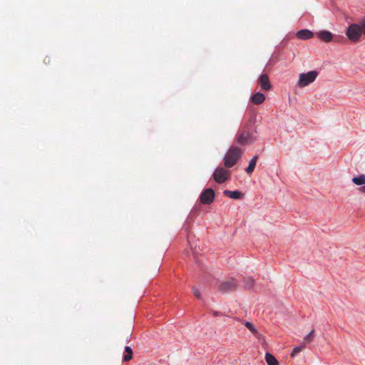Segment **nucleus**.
Here are the masks:
<instances>
[{"label": "nucleus", "instance_id": "nucleus-1", "mask_svg": "<svg viewBox=\"0 0 365 365\" xmlns=\"http://www.w3.org/2000/svg\"><path fill=\"white\" fill-rule=\"evenodd\" d=\"M242 151L240 148L236 146H231L224 156L223 162L224 165L227 168L233 167L241 158Z\"/></svg>", "mask_w": 365, "mask_h": 365}, {"label": "nucleus", "instance_id": "nucleus-2", "mask_svg": "<svg viewBox=\"0 0 365 365\" xmlns=\"http://www.w3.org/2000/svg\"><path fill=\"white\" fill-rule=\"evenodd\" d=\"M255 140L253 133L245 128L239 130L235 136V141L240 145H247Z\"/></svg>", "mask_w": 365, "mask_h": 365}, {"label": "nucleus", "instance_id": "nucleus-3", "mask_svg": "<svg viewBox=\"0 0 365 365\" xmlns=\"http://www.w3.org/2000/svg\"><path fill=\"white\" fill-rule=\"evenodd\" d=\"M319 75L317 71H311L299 74L297 85L299 87H305L313 83Z\"/></svg>", "mask_w": 365, "mask_h": 365}, {"label": "nucleus", "instance_id": "nucleus-4", "mask_svg": "<svg viewBox=\"0 0 365 365\" xmlns=\"http://www.w3.org/2000/svg\"><path fill=\"white\" fill-rule=\"evenodd\" d=\"M346 35L351 42L359 41L361 36V31L359 24H351L346 29Z\"/></svg>", "mask_w": 365, "mask_h": 365}, {"label": "nucleus", "instance_id": "nucleus-5", "mask_svg": "<svg viewBox=\"0 0 365 365\" xmlns=\"http://www.w3.org/2000/svg\"><path fill=\"white\" fill-rule=\"evenodd\" d=\"M215 198V191L211 187L205 188L199 196V201L202 205H210Z\"/></svg>", "mask_w": 365, "mask_h": 365}, {"label": "nucleus", "instance_id": "nucleus-6", "mask_svg": "<svg viewBox=\"0 0 365 365\" xmlns=\"http://www.w3.org/2000/svg\"><path fill=\"white\" fill-rule=\"evenodd\" d=\"M230 172L222 167H217L212 173L214 180L218 184H222L230 178Z\"/></svg>", "mask_w": 365, "mask_h": 365}, {"label": "nucleus", "instance_id": "nucleus-7", "mask_svg": "<svg viewBox=\"0 0 365 365\" xmlns=\"http://www.w3.org/2000/svg\"><path fill=\"white\" fill-rule=\"evenodd\" d=\"M237 284L234 279L230 280L221 282L219 284L218 289L221 293H229L236 290Z\"/></svg>", "mask_w": 365, "mask_h": 365}, {"label": "nucleus", "instance_id": "nucleus-8", "mask_svg": "<svg viewBox=\"0 0 365 365\" xmlns=\"http://www.w3.org/2000/svg\"><path fill=\"white\" fill-rule=\"evenodd\" d=\"M258 84L262 90L269 91L272 88V86L269 81V76L267 73H262L259 76L257 81Z\"/></svg>", "mask_w": 365, "mask_h": 365}, {"label": "nucleus", "instance_id": "nucleus-9", "mask_svg": "<svg viewBox=\"0 0 365 365\" xmlns=\"http://www.w3.org/2000/svg\"><path fill=\"white\" fill-rule=\"evenodd\" d=\"M317 37L322 41L330 43L334 40V34L327 30H322L316 33Z\"/></svg>", "mask_w": 365, "mask_h": 365}, {"label": "nucleus", "instance_id": "nucleus-10", "mask_svg": "<svg viewBox=\"0 0 365 365\" xmlns=\"http://www.w3.org/2000/svg\"><path fill=\"white\" fill-rule=\"evenodd\" d=\"M314 36V32L312 31L311 30H309L307 29H301L296 33V37L298 39L304 40V41L310 39V38H313Z\"/></svg>", "mask_w": 365, "mask_h": 365}, {"label": "nucleus", "instance_id": "nucleus-11", "mask_svg": "<svg viewBox=\"0 0 365 365\" xmlns=\"http://www.w3.org/2000/svg\"><path fill=\"white\" fill-rule=\"evenodd\" d=\"M223 194H224V195L229 197L233 200H240V199L243 198V197L245 195L243 192H242L237 190H225L223 191Z\"/></svg>", "mask_w": 365, "mask_h": 365}, {"label": "nucleus", "instance_id": "nucleus-12", "mask_svg": "<svg viewBox=\"0 0 365 365\" xmlns=\"http://www.w3.org/2000/svg\"><path fill=\"white\" fill-rule=\"evenodd\" d=\"M265 101V95L261 92H257L250 97V101L255 105H260Z\"/></svg>", "mask_w": 365, "mask_h": 365}, {"label": "nucleus", "instance_id": "nucleus-13", "mask_svg": "<svg viewBox=\"0 0 365 365\" xmlns=\"http://www.w3.org/2000/svg\"><path fill=\"white\" fill-rule=\"evenodd\" d=\"M258 160V155H255L249 162L248 166L245 168V171L247 174L251 175L255 170L257 161Z\"/></svg>", "mask_w": 365, "mask_h": 365}, {"label": "nucleus", "instance_id": "nucleus-14", "mask_svg": "<svg viewBox=\"0 0 365 365\" xmlns=\"http://www.w3.org/2000/svg\"><path fill=\"white\" fill-rule=\"evenodd\" d=\"M265 361L268 365H279V361L276 357L269 352L265 354Z\"/></svg>", "mask_w": 365, "mask_h": 365}, {"label": "nucleus", "instance_id": "nucleus-15", "mask_svg": "<svg viewBox=\"0 0 365 365\" xmlns=\"http://www.w3.org/2000/svg\"><path fill=\"white\" fill-rule=\"evenodd\" d=\"M243 283L245 289H250L255 286V280L252 277H244Z\"/></svg>", "mask_w": 365, "mask_h": 365}, {"label": "nucleus", "instance_id": "nucleus-16", "mask_svg": "<svg viewBox=\"0 0 365 365\" xmlns=\"http://www.w3.org/2000/svg\"><path fill=\"white\" fill-rule=\"evenodd\" d=\"M133 358V350L130 346H125V353L123 357V361H129Z\"/></svg>", "mask_w": 365, "mask_h": 365}, {"label": "nucleus", "instance_id": "nucleus-17", "mask_svg": "<svg viewBox=\"0 0 365 365\" xmlns=\"http://www.w3.org/2000/svg\"><path fill=\"white\" fill-rule=\"evenodd\" d=\"M352 182L356 185H365V175H359L358 176H354L352 178Z\"/></svg>", "mask_w": 365, "mask_h": 365}, {"label": "nucleus", "instance_id": "nucleus-18", "mask_svg": "<svg viewBox=\"0 0 365 365\" xmlns=\"http://www.w3.org/2000/svg\"><path fill=\"white\" fill-rule=\"evenodd\" d=\"M305 348V344H303L302 345H299L298 346L294 347L291 353V356L294 357L296 356L300 351H302Z\"/></svg>", "mask_w": 365, "mask_h": 365}, {"label": "nucleus", "instance_id": "nucleus-19", "mask_svg": "<svg viewBox=\"0 0 365 365\" xmlns=\"http://www.w3.org/2000/svg\"><path fill=\"white\" fill-rule=\"evenodd\" d=\"M314 336V329H312V331L307 334L304 338V344L310 343L312 341Z\"/></svg>", "mask_w": 365, "mask_h": 365}, {"label": "nucleus", "instance_id": "nucleus-20", "mask_svg": "<svg viewBox=\"0 0 365 365\" xmlns=\"http://www.w3.org/2000/svg\"><path fill=\"white\" fill-rule=\"evenodd\" d=\"M245 325L253 334H257L258 333L257 329L255 328V325L252 323H251L250 322H245Z\"/></svg>", "mask_w": 365, "mask_h": 365}, {"label": "nucleus", "instance_id": "nucleus-21", "mask_svg": "<svg viewBox=\"0 0 365 365\" xmlns=\"http://www.w3.org/2000/svg\"><path fill=\"white\" fill-rule=\"evenodd\" d=\"M336 43H344L346 41V38L342 36H334V40L332 41Z\"/></svg>", "mask_w": 365, "mask_h": 365}, {"label": "nucleus", "instance_id": "nucleus-22", "mask_svg": "<svg viewBox=\"0 0 365 365\" xmlns=\"http://www.w3.org/2000/svg\"><path fill=\"white\" fill-rule=\"evenodd\" d=\"M192 293H193L194 296L196 297L197 299H200L201 294H200V290L196 287H192Z\"/></svg>", "mask_w": 365, "mask_h": 365}, {"label": "nucleus", "instance_id": "nucleus-23", "mask_svg": "<svg viewBox=\"0 0 365 365\" xmlns=\"http://www.w3.org/2000/svg\"><path fill=\"white\" fill-rule=\"evenodd\" d=\"M359 24L360 26V29L361 31V34H364L365 35V19L361 20V21Z\"/></svg>", "mask_w": 365, "mask_h": 365}, {"label": "nucleus", "instance_id": "nucleus-24", "mask_svg": "<svg viewBox=\"0 0 365 365\" xmlns=\"http://www.w3.org/2000/svg\"><path fill=\"white\" fill-rule=\"evenodd\" d=\"M211 312H212V313L214 317H218V316H222L223 315V314H222V313H220V312H219L217 311L212 310Z\"/></svg>", "mask_w": 365, "mask_h": 365}, {"label": "nucleus", "instance_id": "nucleus-25", "mask_svg": "<svg viewBox=\"0 0 365 365\" xmlns=\"http://www.w3.org/2000/svg\"><path fill=\"white\" fill-rule=\"evenodd\" d=\"M359 191L360 192H363V193H365V184L363 185L362 186H361L360 187H359Z\"/></svg>", "mask_w": 365, "mask_h": 365}]
</instances>
